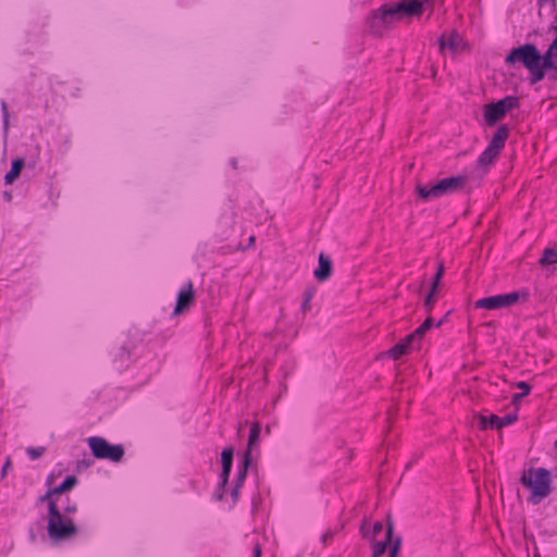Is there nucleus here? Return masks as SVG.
Returning a JSON list of instances; mask_svg holds the SVG:
<instances>
[{
    "instance_id": "1",
    "label": "nucleus",
    "mask_w": 557,
    "mask_h": 557,
    "mask_svg": "<svg viewBox=\"0 0 557 557\" xmlns=\"http://www.w3.org/2000/svg\"><path fill=\"white\" fill-rule=\"evenodd\" d=\"M50 488L40 497V503H48V534L54 541L69 540L78 533V528L70 517H64Z\"/></svg>"
},
{
    "instance_id": "2",
    "label": "nucleus",
    "mask_w": 557,
    "mask_h": 557,
    "mask_svg": "<svg viewBox=\"0 0 557 557\" xmlns=\"http://www.w3.org/2000/svg\"><path fill=\"white\" fill-rule=\"evenodd\" d=\"M520 483L531 492L528 503L532 505L542 503L553 491L552 472L546 468L524 469L520 476Z\"/></svg>"
},
{
    "instance_id": "3",
    "label": "nucleus",
    "mask_w": 557,
    "mask_h": 557,
    "mask_svg": "<svg viewBox=\"0 0 557 557\" xmlns=\"http://www.w3.org/2000/svg\"><path fill=\"white\" fill-rule=\"evenodd\" d=\"M468 182L466 175L450 176L440 180L432 185L418 184L416 191L418 196L425 200H433L445 195H451L461 191Z\"/></svg>"
},
{
    "instance_id": "4",
    "label": "nucleus",
    "mask_w": 557,
    "mask_h": 557,
    "mask_svg": "<svg viewBox=\"0 0 557 557\" xmlns=\"http://www.w3.org/2000/svg\"><path fill=\"white\" fill-rule=\"evenodd\" d=\"M404 17L397 10L395 4H383L380 8L372 10L367 17V27L375 36H382L384 28H389L396 21Z\"/></svg>"
},
{
    "instance_id": "5",
    "label": "nucleus",
    "mask_w": 557,
    "mask_h": 557,
    "mask_svg": "<svg viewBox=\"0 0 557 557\" xmlns=\"http://www.w3.org/2000/svg\"><path fill=\"white\" fill-rule=\"evenodd\" d=\"M540 50L533 44H524L513 48L505 59L508 66H515L517 63L522 64L533 76L534 70H539Z\"/></svg>"
},
{
    "instance_id": "6",
    "label": "nucleus",
    "mask_w": 557,
    "mask_h": 557,
    "mask_svg": "<svg viewBox=\"0 0 557 557\" xmlns=\"http://www.w3.org/2000/svg\"><path fill=\"white\" fill-rule=\"evenodd\" d=\"M92 456L97 459H107L112 462H120L125 449L122 444H111L100 436H91L87 440Z\"/></svg>"
},
{
    "instance_id": "7",
    "label": "nucleus",
    "mask_w": 557,
    "mask_h": 557,
    "mask_svg": "<svg viewBox=\"0 0 557 557\" xmlns=\"http://www.w3.org/2000/svg\"><path fill=\"white\" fill-rule=\"evenodd\" d=\"M529 293L527 292H512L508 294H499L495 296L484 297L475 302V308L487 310H497L502 308H509L517 304L520 299L528 300Z\"/></svg>"
},
{
    "instance_id": "8",
    "label": "nucleus",
    "mask_w": 557,
    "mask_h": 557,
    "mask_svg": "<svg viewBox=\"0 0 557 557\" xmlns=\"http://www.w3.org/2000/svg\"><path fill=\"white\" fill-rule=\"evenodd\" d=\"M394 533V522L391 518L387 520V530H386V539L383 542H375L373 545V554L372 557H381L385 554L387 546L389 548V557H396L401 545V537L398 536L392 542Z\"/></svg>"
},
{
    "instance_id": "9",
    "label": "nucleus",
    "mask_w": 557,
    "mask_h": 557,
    "mask_svg": "<svg viewBox=\"0 0 557 557\" xmlns=\"http://www.w3.org/2000/svg\"><path fill=\"white\" fill-rule=\"evenodd\" d=\"M537 67L539 70H534L533 76H531L532 84L543 81L547 71H553V77L557 78V53L555 51H550V48L548 47L544 54L540 53Z\"/></svg>"
},
{
    "instance_id": "10",
    "label": "nucleus",
    "mask_w": 557,
    "mask_h": 557,
    "mask_svg": "<svg viewBox=\"0 0 557 557\" xmlns=\"http://www.w3.org/2000/svg\"><path fill=\"white\" fill-rule=\"evenodd\" d=\"M196 301V292L191 281H188L178 292L173 315L187 312Z\"/></svg>"
},
{
    "instance_id": "11",
    "label": "nucleus",
    "mask_w": 557,
    "mask_h": 557,
    "mask_svg": "<svg viewBox=\"0 0 557 557\" xmlns=\"http://www.w3.org/2000/svg\"><path fill=\"white\" fill-rule=\"evenodd\" d=\"M517 420V413H509L506 414L505 417H498L497 414L479 416L480 426L482 430H500L506 425L512 424Z\"/></svg>"
},
{
    "instance_id": "12",
    "label": "nucleus",
    "mask_w": 557,
    "mask_h": 557,
    "mask_svg": "<svg viewBox=\"0 0 557 557\" xmlns=\"http://www.w3.org/2000/svg\"><path fill=\"white\" fill-rule=\"evenodd\" d=\"M420 346L421 345H418V341L411 334H409L396 345H394L387 351V355L394 360H397L400 357L408 355L412 349H420Z\"/></svg>"
},
{
    "instance_id": "13",
    "label": "nucleus",
    "mask_w": 557,
    "mask_h": 557,
    "mask_svg": "<svg viewBox=\"0 0 557 557\" xmlns=\"http://www.w3.org/2000/svg\"><path fill=\"white\" fill-rule=\"evenodd\" d=\"M395 5L403 17L421 16L424 12L422 0H399Z\"/></svg>"
},
{
    "instance_id": "14",
    "label": "nucleus",
    "mask_w": 557,
    "mask_h": 557,
    "mask_svg": "<svg viewBox=\"0 0 557 557\" xmlns=\"http://www.w3.org/2000/svg\"><path fill=\"white\" fill-rule=\"evenodd\" d=\"M506 116L502 106L496 102H491L484 106V120L488 126L496 125L500 120Z\"/></svg>"
},
{
    "instance_id": "15",
    "label": "nucleus",
    "mask_w": 557,
    "mask_h": 557,
    "mask_svg": "<svg viewBox=\"0 0 557 557\" xmlns=\"http://www.w3.org/2000/svg\"><path fill=\"white\" fill-rule=\"evenodd\" d=\"M132 347L129 344H124L114 349L112 354V360L116 364L119 370L127 368L132 360Z\"/></svg>"
},
{
    "instance_id": "16",
    "label": "nucleus",
    "mask_w": 557,
    "mask_h": 557,
    "mask_svg": "<svg viewBox=\"0 0 557 557\" xmlns=\"http://www.w3.org/2000/svg\"><path fill=\"white\" fill-rule=\"evenodd\" d=\"M333 262L332 259L323 252L319 256V267L314 270V277L319 282H324L332 275Z\"/></svg>"
},
{
    "instance_id": "17",
    "label": "nucleus",
    "mask_w": 557,
    "mask_h": 557,
    "mask_svg": "<svg viewBox=\"0 0 557 557\" xmlns=\"http://www.w3.org/2000/svg\"><path fill=\"white\" fill-rule=\"evenodd\" d=\"M510 135V128L507 124H502L497 127L496 132L494 133L492 140L488 144V147H491L494 150H497L502 152L504 149L507 139Z\"/></svg>"
},
{
    "instance_id": "18",
    "label": "nucleus",
    "mask_w": 557,
    "mask_h": 557,
    "mask_svg": "<svg viewBox=\"0 0 557 557\" xmlns=\"http://www.w3.org/2000/svg\"><path fill=\"white\" fill-rule=\"evenodd\" d=\"M462 42L461 36L457 32H453L448 37L442 35L438 39L441 50L449 49L451 52L458 51Z\"/></svg>"
},
{
    "instance_id": "19",
    "label": "nucleus",
    "mask_w": 557,
    "mask_h": 557,
    "mask_svg": "<svg viewBox=\"0 0 557 557\" xmlns=\"http://www.w3.org/2000/svg\"><path fill=\"white\" fill-rule=\"evenodd\" d=\"M261 423L259 421H255L251 424L250 432H249V438L247 444V449L245 453H250V456H252V451L256 447L259 445L260 441V434H261Z\"/></svg>"
},
{
    "instance_id": "20",
    "label": "nucleus",
    "mask_w": 557,
    "mask_h": 557,
    "mask_svg": "<svg viewBox=\"0 0 557 557\" xmlns=\"http://www.w3.org/2000/svg\"><path fill=\"white\" fill-rule=\"evenodd\" d=\"M443 324V320H440L435 326L440 327ZM434 326V319L429 317L424 320V322L418 326L412 333H410L417 341L418 345H421V341L425 333L430 331Z\"/></svg>"
},
{
    "instance_id": "21",
    "label": "nucleus",
    "mask_w": 557,
    "mask_h": 557,
    "mask_svg": "<svg viewBox=\"0 0 557 557\" xmlns=\"http://www.w3.org/2000/svg\"><path fill=\"white\" fill-rule=\"evenodd\" d=\"M25 166L23 158H17L12 161L11 170L4 176V183L7 185L13 184V182L21 175L22 170Z\"/></svg>"
},
{
    "instance_id": "22",
    "label": "nucleus",
    "mask_w": 557,
    "mask_h": 557,
    "mask_svg": "<svg viewBox=\"0 0 557 557\" xmlns=\"http://www.w3.org/2000/svg\"><path fill=\"white\" fill-rule=\"evenodd\" d=\"M252 463V456L250 453H244L242 466L238 469L235 485L243 487L244 482L247 478L248 468Z\"/></svg>"
},
{
    "instance_id": "23",
    "label": "nucleus",
    "mask_w": 557,
    "mask_h": 557,
    "mask_svg": "<svg viewBox=\"0 0 557 557\" xmlns=\"http://www.w3.org/2000/svg\"><path fill=\"white\" fill-rule=\"evenodd\" d=\"M499 154V151L494 150L487 146L485 150L480 154L478 159V164L482 168H488L495 162Z\"/></svg>"
},
{
    "instance_id": "24",
    "label": "nucleus",
    "mask_w": 557,
    "mask_h": 557,
    "mask_svg": "<svg viewBox=\"0 0 557 557\" xmlns=\"http://www.w3.org/2000/svg\"><path fill=\"white\" fill-rule=\"evenodd\" d=\"M78 483V480L75 475H69L65 478V480L58 486L53 487V493L57 495H61L63 493H66L74 488L76 484Z\"/></svg>"
},
{
    "instance_id": "25",
    "label": "nucleus",
    "mask_w": 557,
    "mask_h": 557,
    "mask_svg": "<svg viewBox=\"0 0 557 557\" xmlns=\"http://www.w3.org/2000/svg\"><path fill=\"white\" fill-rule=\"evenodd\" d=\"M498 103L502 106L504 112L507 114L509 111L518 109L520 107V99L517 96H506L505 98L498 100Z\"/></svg>"
},
{
    "instance_id": "26",
    "label": "nucleus",
    "mask_w": 557,
    "mask_h": 557,
    "mask_svg": "<svg viewBox=\"0 0 557 557\" xmlns=\"http://www.w3.org/2000/svg\"><path fill=\"white\" fill-rule=\"evenodd\" d=\"M541 265H550L557 263V249L546 248L543 252L542 258L540 259Z\"/></svg>"
},
{
    "instance_id": "27",
    "label": "nucleus",
    "mask_w": 557,
    "mask_h": 557,
    "mask_svg": "<svg viewBox=\"0 0 557 557\" xmlns=\"http://www.w3.org/2000/svg\"><path fill=\"white\" fill-rule=\"evenodd\" d=\"M383 531V523L381 521L374 522L371 531L366 530V521L361 525V533L364 537H369L371 540H375L376 536Z\"/></svg>"
},
{
    "instance_id": "28",
    "label": "nucleus",
    "mask_w": 557,
    "mask_h": 557,
    "mask_svg": "<svg viewBox=\"0 0 557 557\" xmlns=\"http://www.w3.org/2000/svg\"><path fill=\"white\" fill-rule=\"evenodd\" d=\"M315 288L314 287H308L306 288L304 293V300L301 304V310L302 312H307L311 309V300L314 297Z\"/></svg>"
},
{
    "instance_id": "29",
    "label": "nucleus",
    "mask_w": 557,
    "mask_h": 557,
    "mask_svg": "<svg viewBox=\"0 0 557 557\" xmlns=\"http://www.w3.org/2000/svg\"><path fill=\"white\" fill-rule=\"evenodd\" d=\"M517 387L522 389V391H520V393H517V394H515L512 396V403L513 404H517L518 401H520L523 397L528 396L530 394V392H531L530 384L527 383V382H523V381L519 382L517 384Z\"/></svg>"
},
{
    "instance_id": "30",
    "label": "nucleus",
    "mask_w": 557,
    "mask_h": 557,
    "mask_svg": "<svg viewBox=\"0 0 557 557\" xmlns=\"http://www.w3.org/2000/svg\"><path fill=\"white\" fill-rule=\"evenodd\" d=\"M234 457V448L232 446L225 447L221 454L222 467L232 468Z\"/></svg>"
},
{
    "instance_id": "31",
    "label": "nucleus",
    "mask_w": 557,
    "mask_h": 557,
    "mask_svg": "<svg viewBox=\"0 0 557 557\" xmlns=\"http://www.w3.org/2000/svg\"><path fill=\"white\" fill-rule=\"evenodd\" d=\"M444 273H445V267H444V263L441 262L438 264L437 271H436V273H435V275L433 277L431 290L437 292L440 283H441L443 276H444Z\"/></svg>"
},
{
    "instance_id": "32",
    "label": "nucleus",
    "mask_w": 557,
    "mask_h": 557,
    "mask_svg": "<svg viewBox=\"0 0 557 557\" xmlns=\"http://www.w3.org/2000/svg\"><path fill=\"white\" fill-rule=\"evenodd\" d=\"M46 447L39 446V447H28L26 449L27 455L32 460H36L40 458L46 453Z\"/></svg>"
},
{
    "instance_id": "33",
    "label": "nucleus",
    "mask_w": 557,
    "mask_h": 557,
    "mask_svg": "<svg viewBox=\"0 0 557 557\" xmlns=\"http://www.w3.org/2000/svg\"><path fill=\"white\" fill-rule=\"evenodd\" d=\"M1 111H2V116H3V128L5 132H8L9 126H10V114H9L8 103L4 100L1 101Z\"/></svg>"
},
{
    "instance_id": "34",
    "label": "nucleus",
    "mask_w": 557,
    "mask_h": 557,
    "mask_svg": "<svg viewBox=\"0 0 557 557\" xmlns=\"http://www.w3.org/2000/svg\"><path fill=\"white\" fill-rule=\"evenodd\" d=\"M436 293H437V292H433V290H431V289H430L429 294H428V295H426V297H425V300H424V308H425L426 312H429V313H430V312L433 310V308H434V304H435V301H436V299H435V294H436Z\"/></svg>"
},
{
    "instance_id": "35",
    "label": "nucleus",
    "mask_w": 557,
    "mask_h": 557,
    "mask_svg": "<svg viewBox=\"0 0 557 557\" xmlns=\"http://www.w3.org/2000/svg\"><path fill=\"white\" fill-rule=\"evenodd\" d=\"M231 471H232V468L222 467V472L220 474V479H221L220 487L222 490H225V487L228 483Z\"/></svg>"
},
{
    "instance_id": "36",
    "label": "nucleus",
    "mask_w": 557,
    "mask_h": 557,
    "mask_svg": "<svg viewBox=\"0 0 557 557\" xmlns=\"http://www.w3.org/2000/svg\"><path fill=\"white\" fill-rule=\"evenodd\" d=\"M66 502H67V504H66V506L63 508V512H62V515H63L64 517H69L67 515H70V513H74V512H76V511H77V506H76V504H75V503H71L70 497H66Z\"/></svg>"
},
{
    "instance_id": "37",
    "label": "nucleus",
    "mask_w": 557,
    "mask_h": 557,
    "mask_svg": "<svg viewBox=\"0 0 557 557\" xmlns=\"http://www.w3.org/2000/svg\"><path fill=\"white\" fill-rule=\"evenodd\" d=\"M12 466V461H11V458L8 457L3 467H2V470H1V478H5L7 473H8V469Z\"/></svg>"
},
{
    "instance_id": "38",
    "label": "nucleus",
    "mask_w": 557,
    "mask_h": 557,
    "mask_svg": "<svg viewBox=\"0 0 557 557\" xmlns=\"http://www.w3.org/2000/svg\"><path fill=\"white\" fill-rule=\"evenodd\" d=\"M240 488H242L240 486L234 485V487L232 490L231 495H232L234 503H236L239 499Z\"/></svg>"
},
{
    "instance_id": "39",
    "label": "nucleus",
    "mask_w": 557,
    "mask_h": 557,
    "mask_svg": "<svg viewBox=\"0 0 557 557\" xmlns=\"http://www.w3.org/2000/svg\"><path fill=\"white\" fill-rule=\"evenodd\" d=\"M252 553H253V557H262V549H261V546L259 543H257L253 546Z\"/></svg>"
},
{
    "instance_id": "40",
    "label": "nucleus",
    "mask_w": 557,
    "mask_h": 557,
    "mask_svg": "<svg viewBox=\"0 0 557 557\" xmlns=\"http://www.w3.org/2000/svg\"><path fill=\"white\" fill-rule=\"evenodd\" d=\"M224 493H225V490H222V488L219 486V488H218V491H216V493H215V496H214V497H215V499H216V500H222V499H223V497H224Z\"/></svg>"
},
{
    "instance_id": "41",
    "label": "nucleus",
    "mask_w": 557,
    "mask_h": 557,
    "mask_svg": "<svg viewBox=\"0 0 557 557\" xmlns=\"http://www.w3.org/2000/svg\"><path fill=\"white\" fill-rule=\"evenodd\" d=\"M333 539V533L332 532H326L323 537H322V541L324 543V545H327V543Z\"/></svg>"
},
{
    "instance_id": "42",
    "label": "nucleus",
    "mask_w": 557,
    "mask_h": 557,
    "mask_svg": "<svg viewBox=\"0 0 557 557\" xmlns=\"http://www.w3.org/2000/svg\"><path fill=\"white\" fill-rule=\"evenodd\" d=\"M550 51H555L557 53V36L554 38L553 42L549 45Z\"/></svg>"
},
{
    "instance_id": "43",
    "label": "nucleus",
    "mask_w": 557,
    "mask_h": 557,
    "mask_svg": "<svg viewBox=\"0 0 557 557\" xmlns=\"http://www.w3.org/2000/svg\"><path fill=\"white\" fill-rule=\"evenodd\" d=\"M556 0H537V5L543 7L544 4L552 2L554 3Z\"/></svg>"
},
{
    "instance_id": "44",
    "label": "nucleus",
    "mask_w": 557,
    "mask_h": 557,
    "mask_svg": "<svg viewBox=\"0 0 557 557\" xmlns=\"http://www.w3.org/2000/svg\"><path fill=\"white\" fill-rule=\"evenodd\" d=\"M3 197L7 201H11L12 200V193L11 191H4L3 193Z\"/></svg>"
},
{
    "instance_id": "45",
    "label": "nucleus",
    "mask_w": 557,
    "mask_h": 557,
    "mask_svg": "<svg viewBox=\"0 0 557 557\" xmlns=\"http://www.w3.org/2000/svg\"><path fill=\"white\" fill-rule=\"evenodd\" d=\"M255 243H256V237H255V236H250V237H249L248 247H252V246H255Z\"/></svg>"
},
{
    "instance_id": "46",
    "label": "nucleus",
    "mask_w": 557,
    "mask_h": 557,
    "mask_svg": "<svg viewBox=\"0 0 557 557\" xmlns=\"http://www.w3.org/2000/svg\"><path fill=\"white\" fill-rule=\"evenodd\" d=\"M53 480H54V476H53L52 474H50V475L47 478V484H48V485H51V484H52V482H53Z\"/></svg>"
},
{
    "instance_id": "47",
    "label": "nucleus",
    "mask_w": 557,
    "mask_h": 557,
    "mask_svg": "<svg viewBox=\"0 0 557 557\" xmlns=\"http://www.w3.org/2000/svg\"><path fill=\"white\" fill-rule=\"evenodd\" d=\"M555 445H556V448H557V441H556V444H555Z\"/></svg>"
}]
</instances>
